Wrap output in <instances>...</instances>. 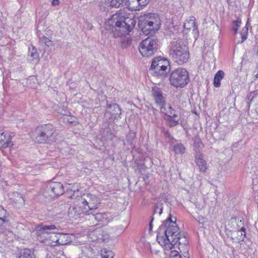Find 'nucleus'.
<instances>
[{
  "instance_id": "f257e3e1",
  "label": "nucleus",
  "mask_w": 258,
  "mask_h": 258,
  "mask_svg": "<svg viewBox=\"0 0 258 258\" xmlns=\"http://www.w3.org/2000/svg\"><path fill=\"white\" fill-rule=\"evenodd\" d=\"M119 15L118 13L113 15L105 24V29L112 33L114 37L128 34L136 25L134 19L120 16Z\"/></svg>"
},
{
  "instance_id": "f03ea898",
  "label": "nucleus",
  "mask_w": 258,
  "mask_h": 258,
  "mask_svg": "<svg viewBox=\"0 0 258 258\" xmlns=\"http://www.w3.org/2000/svg\"><path fill=\"white\" fill-rule=\"evenodd\" d=\"M176 219L170 215L166 221L160 226L157 236L158 243L166 249H171L170 241L179 235V229L176 223Z\"/></svg>"
},
{
  "instance_id": "7ed1b4c3",
  "label": "nucleus",
  "mask_w": 258,
  "mask_h": 258,
  "mask_svg": "<svg viewBox=\"0 0 258 258\" xmlns=\"http://www.w3.org/2000/svg\"><path fill=\"white\" fill-rule=\"evenodd\" d=\"M169 50L170 56L178 64L187 61L189 58L188 47L181 39H174L171 43Z\"/></svg>"
},
{
  "instance_id": "20e7f679",
  "label": "nucleus",
  "mask_w": 258,
  "mask_h": 258,
  "mask_svg": "<svg viewBox=\"0 0 258 258\" xmlns=\"http://www.w3.org/2000/svg\"><path fill=\"white\" fill-rule=\"evenodd\" d=\"M139 26L144 34L152 35L160 27L158 16L154 13H148L141 16L139 20Z\"/></svg>"
},
{
  "instance_id": "39448f33",
  "label": "nucleus",
  "mask_w": 258,
  "mask_h": 258,
  "mask_svg": "<svg viewBox=\"0 0 258 258\" xmlns=\"http://www.w3.org/2000/svg\"><path fill=\"white\" fill-rule=\"evenodd\" d=\"M56 229V227L54 225H38L36 227V235L37 239L42 242L49 240L51 242L52 244L57 245L58 233L50 232L51 230Z\"/></svg>"
},
{
  "instance_id": "423d86ee",
  "label": "nucleus",
  "mask_w": 258,
  "mask_h": 258,
  "mask_svg": "<svg viewBox=\"0 0 258 258\" xmlns=\"http://www.w3.org/2000/svg\"><path fill=\"white\" fill-rule=\"evenodd\" d=\"M54 133L52 124H44L38 126L32 134V138L35 143L43 144L51 141V138Z\"/></svg>"
},
{
  "instance_id": "0eeeda50",
  "label": "nucleus",
  "mask_w": 258,
  "mask_h": 258,
  "mask_svg": "<svg viewBox=\"0 0 258 258\" xmlns=\"http://www.w3.org/2000/svg\"><path fill=\"white\" fill-rule=\"evenodd\" d=\"M170 67L169 60L161 56L154 58L152 60L150 71L152 74L156 77H165L169 70Z\"/></svg>"
},
{
  "instance_id": "6e6552de",
  "label": "nucleus",
  "mask_w": 258,
  "mask_h": 258,
  "mask_svg": "<svg viewBox=\"0 0 258 258\" xmlns=\"http://www.w3.org/2000/svg\"><path fill=\"white\" fill-rule=\"evenodd\" d=\"M170 84L175 88H183L189 81L188 73L186 69L178 68L173 71L170 76Z\"/></svg>"
},
{
  "instance_id": "1a4fd4ad",
  "label": "nucleus",
  "mask_w": 258,
  "mask_h": 258,
  "mask_svg": "<svg viewBox=\"0 0 258 258\" xmlns=\"http://www.w3.org/2000/svg\"><path fill=\"white\" fill-rule=\"evenodd\" d=\"M79 192V190H77V192ZM76 191H74V194L69 198L71 199H75L78 198V201L80 202V205L84 208V211L88 212L89 211L95 210L97 208V206L99 204L98 199L94 195L86 194L84 195L83 197L75 196Z\"/></svg>"
},
{
  "instance_id": "9d476101",
  "label": "nucleus",
  "mask_w": 258,
  "mask_h": 258,
  "mask_svg": "<svg viewBox=\"0 0 258 258\" xmlns=\"http://www.w3.org/2000/svg\"><path fill=\"white\" fill-rule=\"evenodd\" d=\"M157 38L155 36L148 37L140 43L139 51L144 57H149L156 52L158 49Z\"/></svg>"
},
{
  "instance_id": "9b49d317",
  "label": "nucleus",
  "mask_w": 258,
  "mask_h": 258,
  "mask_svg": "<svg viewBox=\"0 0 258 258\" xmlns=\"http://www.w3.org/2000/svg\"><path fill=\"white\" fill-rule=\"evenodd\" d=\"M64 192L63 186L60 182L51 181L47 184L44 196L45 197L49 196L48 200H49L62 195Z\"/></svg>"
},
{
  "instance_id": "f8f14e48",
  "label": "nucleus",
  "mask_w": 258,
  "mask_h": 258,
  "mask_svg": "<svg viewBox=\"0 0 258 258\" xmlns=\"http://www.w3.org/2000/svg\"><path fill=\"white\" fill-rule=\"evenodd\" d=\"M161 112L170 118L169 126H174L179 123L177 111L172 108L169 104L164 103L160 106Z\"/></svg>"
},
{
  "instance_id": "ddd939ff",
  "label": "nucleus",
  "mask_w": 258,
  "mask_h": 258,
  "mask_svg": "<svg viewBox=\"0 0 258 258\" xmlns=\"http://www.w3.org/2000/svg\"><path fill=\"white\" fill-rule=\"evenodd\" d=\"M106 108L107 110L105 114L106 117L109 114L110 119L115 120L120 118L122 110L119 105L116 103L107 104Z\"/></svg>"
},
{
  "instance_id": "4468645a",
  "label": "nucleus",
  "mask_w": 258,
  "mask_h": 258,
  "mask_svg": "<svg viewBox=\"0 0 258 258\" xmlns=\"http://www.w3.org/2000/svg\"><path fill=\"white\" fill-rule=\"evenodd\" d=\"M87 213L84 211V208L80 205L79 202L78 204L71 206L68 210V215L71 220H77L81 217L82 214Z\"/></svg>"
},
{
  "instance_id": "2eb2a0df",
  "label": "nucleus",
  "mask_w": 258,
  "mask_h": 258,
  "mask_svg": "<svg viewBox=\"0 0 258 258\" xmlns=\"http://www.w3.org/2000/svg\"><path fill=\"white\" fill-rule=\"evenodd\" d=\"M195 161L199 170L202 172H205L207 169V163L204 159L203 155L200 153H197L195 156Z\"/></svg>"
},
{
  "instance_id": "dca6fc26",
  "label": "nucleus",
  "mask_w": 258,
  "mask_h": 258,
  "mask_svg": "<svg viewBox=\"0 0 258 258\" xmlns=\"http://www.w3.org/2000/svg\"><path fill=\"white\" fill-rule=\"evenodd\" d=\"M184 28L187 30L192 29V33L195 35H198V26L195 22V18L192 17L189 20H186L183 25Z\"/></svg>"
},
{
  "instance_id": "f3484780",
  "label": "nucleus",
  "mask_w": 258,
  "mask_h": 258,
  "mask_svg": "<svg viewBox=\"0 0 258 258\" xmlns=\"http://www.w3.org/2000/svg\"><path fill=\"white\" fill-rule=\"evenodd\" d=\"M152 94L155 101L157 105L160 106L165 103L161 91L159 88H153Z\"/></svg>"
},
{
  "instance_id": "a211bd4d",
  "label": "nucleus",
  "mask_w": 258,
  "mask_h": 258,
  "mask_svg": "<svg viewBox=\"0 0 258 258\" xmlns=\"http://www.w3.org/2000/svg\"><path fill=\"white\" fill-rule=\"evenodd\" d=\"M92 241H104L105 238L103 235V231L101 228L96 229L89 234Z\"/></svg>"
},
{
  "instance_id": "6ab92c4d",
  "label": "nucleus",
  "mask_w": 258,
  "mask_h": 258,
  "mask_svg": "<svg viewBox=\"0 0 258 258\" xmlns=\"http://www.w3.org/2000/svg\"><path fill=\"white\" fill-rule=\"evenodd\" d=\"M12 136L7 132H4L0 135V143L2 144L3 148L10 146L11 144Z\"/></svg>"
},
{
  "instance_id": "aec40b11",
  "label": "nucleus",
  "mask_w": 258,
  "mask_h": 258,
  "mask_svg": "<svg viewBox=\"0 0 258 258\" xmlns=\"http://www.w3.org/2000/svg\"><path fill=\"white\" fill-rule=\"evenodd\" d=\"M82 251V257L83 256L87 258H92L94 255V249L89 244H86L81 247Z\"/></svg>"
},
{
  "instance_id": "412c9836",
  "label": "nucleus",
  "mask_w": 258,
  "mask_h": 258,
  "mask_svg": "<svg viewBox=\"0 0 258 258\" xmlns=\"http://www.w3.org/2000/svg\"><path fill=\"white\" fill-rule=\"evenodd\" d=\"M170 243L171 244L172 248L173 245L176 244H188V241L185 236L180 234L179 235L171 240L170 241Z\"/></svg>"
},
{
  "instance_id": "4be33fe9",
  "label": "nucleus",
  "mask_w": 258,
  "mask_h": 258,
  "mask_svg": "<svg viewBox=\"0 0 258 258\" xmlns=\"http://www.w3.org/2000/svg\"><path fill=\"white\" fill-rule=\"evenodd\" d=\"M233 235L235 237L233 238V239L235 240V241L238 242L243 241L246 236L245 228L242 227L240 230L235 231L233 233Z\"/></svg>"
},
{
  "instance_id": "5701e85b",
  "label": "nucleus",
  "mask_w": 258,
  "mask_h": 258,
  "mask_svg": "<svg viewBox=\"0 0 258 258\" xmlns=\"http://www.w3.org/2000/svg\"><path fill=\"white\" fill-rule=\"evenodd\" d=\"M89 217V220L93 221L95 220L97 222H100L106 219V215L105 213H97L94 214L92 212L87 215Z\"/></svg>"
},
{
  "instance_id": "b1692460",
  "label": "nucleus",
  "mask_w": 258,
  "mask_h": 258,
  "mask_svg": "<svg viewBox=\"0 0 258 258\" xmlns=\"http://www.w3.org/2000/svg\"><path fill=\"white\" fill-rule=\"evenodd\" d=\"M71 242L70 235L66 233H58L57 245H63Z\"/></svg>"
},
{
  "instance_id": "393cba45",
  "label": "nucleus",
  "mask_w": 258,
  "mask_h": 258,
  "mask_svg": "<svg viewBox=\"0 0 258 258\" xmlns=\"http://www.w3.org/2000/svg\"><path fill=\"white\" fill-rule=\"evenodd\" d=\"M19 258H35L34 250L25 248L21 250Z\"/></svg>"
},
{
  "instance_id": "a878e982",
  "label": "nucleus",
  "mask_w": 258,
  "mask_h": 258,
  "mask_svg": "<svg viewBox=\"0 0 258 258\" xmlns=\"http://www.w3.org/2000/svg\"><path fill=\"white\" fill-rule=\"evenodd\" d=\"M224 73L223 71H218L215 75L214 78V85L215 87H219L221 84V80L223 78Z\"/></svg>"
},
{
  "instance_id": "bb28decb",
  "label": "nucleus",
  "mask_w": 258,
  "mask_h": 258,
  "mask_svg": "<svg viewBox=\"0 0 258 258\" xmlns=\"http://www.w3.org/2000/svg\"><path fill=\"white\" fill-rule=\"evenodd\" d=\"M127 3L131 4L130 0H108V4L111 7L118 8L123 4Z\"/></svg>"
},
{
  "instance_id": "cd10ccee",
  "label": "nucleus",
  "mask_w": 258,
  "mask_h": 258,
  "mask_svg": "<svg viewBox=\"0 0 258 258\" xmlns=\"http://www.w3.org/2000/svg\"><path fill=\"white\" fill-rule=\"evenodd\" d=\"M180 252L183 254L184 257H188V244H177Z\"/></svg>"
},
{
  "instance_id": "c85d7f7f",
  "label": "nucleus",
  "mask_w": 258,
  "mask_h": 258,
  "mask_svg": "<svg viewBox=\"0 0 258 258\" xmlns=\"http://www.w3.org/2000/svg\"><path fill=\"white\" fill-rule=\"evenodd\" d=\"M173 150L176 154H182L185 153V148L182 144H177L173 146Z\"/></svg>"
},
{
  "instance_id": "c756f323",
  "label": "nucleus",
  "mask_w": 258,
  "mask_h": 258,
  "mask_svg": "<svg viewBox=\"0 0 258 258\" xmlns=\"http://www.w3.org/2000/svg\"><path fill=\"white\" fill-rule=\"evenodd\" d=\"M28 56L32 58L31 61L37 60L39 57V54L37 49L33 47H32V48H29Z\"/></svg>"
},
{
  "instance_id": "7c9ffc66",
  "label": "nucleus",
  "mask_w": 258,
  "mask_h": 258,
  "mask_svg": "<svg viewBox=\"0 0 258 258\" xmlns=\"http://www.w3.org/2000/svg\"><path fill=\"white\" fill-rule=\"evenodd\" d=\"M101 255L103 258H113L114 254L111 250L103 248L101 250Z\"/></svg>"
},
{
  "instance_id": "2f4dec72",
  "label": "nucleus",
  "mask_w": 258,
  "mask_h": 258,
  "mask_svg": "<svg viewBox=\"0 0 258 258\" xmlns=\"http://www.w3.org/2000/svg\"><path fill=\"white\" fill-rule=\"evenodd\" d=\"M37 35L39 37V42L42 45L45 44L48 46L51 45V41L48 38L45 36L40 37V35L38 34V32L37 33Z\"/></svg>"
},
{
  "instance_id": "473e14b6",
  "label": "nucleus",
  "mask_w": 258,
  "mask_h": 258,
  "mask_svg": "<svg viewBox=\"0 0 258 258\" xmlns=\"http://www.w3.org/2000/svg\"><path fill=\"white\" fill-rule=\"evenodd\" d=\"M148 0H130V2L136 5L138 4L139 8L137 9V10H140L141 8L144 7L147 5L148 4Z\"/></svg>"
},
{
  "instance_id": "72a5a7b5",
  "label": "nucleus",
  "mask_w": 258,
  "mask_h": 258,
  "mask_svg": "<svg viewBox=\"0 0 258 258\" xmlns=\"http://www.w3.org/2000/svg\"><path fill=\"white\" fill-rule=\"evenodd\" d=\"M162 203L161 202L157 203L154 209L153 214L155 215L157 214L160 215L162 213Z\"/></svg>"
},
{
  "instance_id": "f704fd0d",
  "label": "nucleus",
  "mask_w": 258,
  "mask_h": 258,
  "mask_svg": "<svg viewBox=\"0 0 258 258\" xmlns=\"http://www.w3.org/2000/svg\"><path fill=\"white\" fill-rule=\"evenodd\" d=\"M6 215L7 211L0 206V219L3 221V223L7 222Z\"/></svg>"
},
{
  "instance_id": "c9c22d12",
  "label": "nucleus",
  "mask_w": 258,
  "mask_h": 258,
  "mask_svg": "<svg viewBox=\"0 0 258 258\" xmlns=\"http://www.w3.org/2000/svg\"><path fill=\"white\" fill-rule=\"evenodd\" d=\"M247 32H248V28L246 26H245L242 30V32L241 33V42H243L244 41H245L246 38H247Z\"/></svg>"
},
{
  "instance_id": "e433bc0d",
  "label": "nucleus",
  "mask_w": 258,
  "mask_h": 258,
  "mask_svg": "<svg viewBox=\"0 0 258 258\" xmlns=\"http://www.w3.org/2000/svg\"><path fill=\"white\" fill-rule=\"evenodd\" d=\"M170 256L172 258H181V254L176 250L171 251Z\"/></svg>"
},
{
  "instance_id": "4c0bfd02",
  "label": "nucleus",
  "mask_w": 258,
  "mask_h": 258,
  "mask_svg": "<svg viewBox=\"0 0 258 258\" xmlns=\"http://www.w3.org/2000/svg\"><path fill=\"white\" fill-rule=\"evenodd\" d=\"M59 0H52V1L51 2V5L53 6H58L59 5Z\"/></svg>"
},
{
  "instance_id": "58836bf2",
  "label": "nucleus",
  "mask_w": 258,
  "mask_h": 258,
  "mask_svg": "<svg viewBox=\"0 0 258 258\" xmlns=\"http://www.w3.org/2000/svg\"><path fill=\"white\" fill-rule=\"evenodd\" d=\"M233 23L236 25V27H238L239 25H240V24L241 23V22H240V21H239L238 20H237L236 21H234Z\"/></svg>"
},
{
  "instance_id": "ea45409f",
  "label": "nucleus",
  "mask_w": 258,
  "mask_h": 258,
  "mask_svg": "<svg viewBox=\"0 0 258 258\" xmlns=\"http://www.w3.org/2000/svg\"><path fill=\"white\" fill-rule=\"evenodd\" d=\"M238 29V27H236L235 28H233V31H234V32L235 33H236L237 32Z\"/></svg>"
},
{
  "instance_id": "a19ab883",
  "label": "nucleus",
  "mask_w": 258,
  "mask_h": 258,
  "mask_svg": "<svg viewBox=\"0 0 258 258\" xmlns=\"http://www.w3.org/2000/svg\"><path fill=\"white\" fill-rule=\"evenodd\" d=\"M153 220V218H152L151 221L150 223V229H152V222Z\"/></svg>"
}]
</instances>
